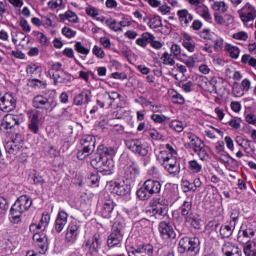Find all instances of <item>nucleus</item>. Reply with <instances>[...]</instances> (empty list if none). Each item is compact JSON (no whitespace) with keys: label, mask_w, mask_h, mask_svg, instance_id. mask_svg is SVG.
Segmentation results:
<instances>
[{"label":"nucleus","mask_w":256,"mask_h":256,"mask_svg":"<svg viewBox=\"0 0 256 256\" xmlns=\"http://www.w3.org/2000/svg\"><path fill=\"white\" fill-rule=\"evenodd\" d=\"M186 139H188V142L185 143L186 149H192V151L195 153L203 144V140L199 138L197 135L188 132L186 134Z\"/></svg>","instance_id":"4be33fe9"},{"label":"nucleus","mask_w":256,"mask_h":256,"mask_svg":"<svg viewBox=\"0 0 256 256\" xmlns=\"http://www.w3.org/2000/svg\"><path fill=\"white\" fill-rule=\"evenodd\" d=\"M80 146L93 153L95 151V138L91 135L84 136L80 140Z\"/></svg>","instance_id":"f704fd0d"},{"label":"nucleus","mask_w":256,"mask_h":256,"mask_svg":"<svg viewBox=\"0 0 256 256\" xmlns=\"http://www.w3.org/2000/svg\"><path fill=\"white\" fill-rule=\"evenodd\" d=\"M23 121L24 118L22 115L7 114L3 118L2 127H4V129H13L16 125H21Z\"/></svg>","instance_id":"aec40b11"},{"label":"nucleus","mask_w":256,"mask_h":256,"mask_svg":"<svg viewBox=\"0 0 256 256\" xmlns=\"http://www.w3.org/2000/svg\"><path fill=\"white\" fill-rule=\"evenodd\" d=\"M36 37L42 47H49V38L43 32H36Z\"/></svg>","instance_id":"680f3d73"},{"label":"nucleus","mask_w":256,"mask_h":256,"mask_svg":"<svg viewBox=\"0 0 256 256\" xmlns=\"http://www.w3.org/2000/svg\"><path fill=\"white\" fill-rule=\"evenodd\" d=\"M187 167H188V171L193 175H197L201 173V171H203V164L195 159L189 160Z\"/></svg>","instance_id":"c9c22d12"},{"label":"nucleus","mask_w":256,"mask_h":256,"mask_svg":"<svg viewBox=\"0 0 256 256\" xmlns=\"http://www.w3.org/2000/svg\"><path fill=\"white\" fill-rule=\"evenodd\" d=\"M92 54L97 57V59H105V51L103 50V48H101L98 45H95L92 48Z\"/></svg>","instance_id":"e2e57ef3"},{"label":"nucleus","mask_w":256,"mask_h":256,"mask_svg":"<svg viewBox=\"0 0 256 256\" xmlns=\"http://www.w3.org/2000/svg\"><path fill=\"white\" fill-rule=\"evenodd\" d=\"M81 233V224L77 220H72L66 229L65 241L66 243H75L79 234Z\"/></svg>","instance_id":"4468645a"},{"label":"nucleus","mask_w":256,"mask_h":256,"mask_svg":"<svg viewBox=\"0 0 256 256\" xmlns=\"http://www.w3.org/2000/svg\"><path fill=\"white\" fill-rule=\"evenodd\" d=\"M255 228L251 227V224H242L238 232L237 241L242 245L251 243L252 237H255Z\"/></svg>","instance_id":"2eb2a0df"},{"label":"nucleus","mask_w":256,"mask_h":256,"mask_svg":"<svg viewBox=\"0 0 256 256\" xmlns=\"http://www.w3.org/2000/svg\"><path fill=\"white\" fill-rule=\"evenodd\" d=\"M93 153L91 150L87 148H83V146H78V152H77V159L80 161H83L84 159H87Z\"/></svg>","instance_id":"3c124183"},{"label":"nucleus","mask_w":256,"mask_h":256,"mask_svg":"<svg viewBox=\"0 0 256 256\" xmlns=\"http://www.w3.org/2000/svg\"><path fill=\"white\" fill-rule=\"evenodd\" d=\"M170 51L173 54V57H181V55H183V57H187V55L183 54L179 44H172Z\"/></svg>","instance_id":"052dcab7"},{"label":"nucleus","mask_w":256,"mask_h":256,"mask_svg":"<svg viewBox=\"0 0 256 256\" xmlns=\"http://www.w3.org/2000/svg\"><path fill=\"white\" fill-rule=\"evenodd\" d=\"M17 107V99L13 96V93H0V111L4 113H9V111H14Z\"/></svg>","instance_id":"f8f14e48"},{"label":"nucleus","mask_w":256,"mask_h":256,"mask_svg":"<svg viewBox=\"0 0 256 256\" xmlns=\"http://www.w3.org/2000/svg\"><path fill=\"white\" fill-rule=\"evenodd\" d=\"M31 205H33V200H31L29 196H20L10 209L11 222L19 223V221H21V215H23L25 211H29V209H31Z\"/></svg>","instance_id":"f03ea898"},{"label":"nucleus","mask_w":256,"mask_h":256,"mask_svg":"<svg viewBox=\"0 0 256 256\" xmlns=\"http://www.w3.org/2000/svg\"><path fill=\"white\" fill-rule=\"evenodd\" d=\"M169 127L172 129V131H176V133H183L185 124L181 120H172L169 124Z\"/></svg>","instance_id":"a18cd8bd"},{"label":"nucleus","mask_w":256,"mask_h":256,"mask_svg":"<svg viewBox=\"0 0 256 256\" xmlns=\"http://www.w3.org/2000/svg\"><path fill=\"white\" fill-rule=\"evenodd\" d=\"M32 239L34 247L36 248L38 253H40V255H45V253H47V250L49 249L47 234H45L44 232H35Z\"/></svg>","instance_id":"ddd939ff"},{"label":"nucleus","mask_w":256,"mask_h":256,"mask_svg":"<svg viewBox=\"0 0 256 256\" xmlns=\"http://www.w3.org/2000/svg\"><path fill=\"white\" fill-rule=\"evenodd\" d=\"M152 121H154V123H159L160 125H165V123H168L169 121V117L165 116V115H161V114H153L151 116Z\"/></svg>","instance_id":"6e6d98bb"},{"label":"nucleus","mask_w":256,"mask_h":256,"mask_svg":"<svg viewBox=\"0 0 256 256\" xmlns=\"http://www.w3.org/2000/svg\"><path fill=\"white\" fill-rule=\"evenodd\" d=\"M201 9V17H203V19H205V21H207L208 23H211V13L209 12V8H207V6H202L200 7Z\"/></svg>","instance_id":"338daca9"},{"label":"nucleus","mask_w":256,"mask_h":256,"mask_svg":"<svg viewBox=\"0 0 256 256\" xmlns=\"http://www.w3.org/2000/svg\"><path fill=\"white\" fill-rule=\"evenodd\" d=\"M145 189L150 195H157L161 193V182L153 179H148L144 182Z\"/></svg>","instance_id":"c756f323"},{"label":"nucleus","mask_w":256,"mask_h":256,"mask_svg":"<svg viewBox=\"0 0 256 256\" xmlns=\"http://www.w3.org/2000/svg\"><path fill=\"white\" fill-rule=\"evenodd\" d=\"M139 173H141V169L135 164L126 165L122 170V176L126 181H129L128 183L130 184L135 183V179L139 177Z\"/></svg>","instance_id":"f3484780"},{"label":"nucleus","mask_w":256,"mask_h":256,"mask_svg":"<svg viewBox=\"0 0 256 256\" xmlns=\"http://www.w3.org/2000/svg\"><path fill=\"white\" fill-rule=\"evenodd\" d=\"M102 244L101 235L94 234L92 238L85 240L83 245L88 249L89 256H99V249H101Z\"/></svg>","instance_id":"dca6fc26"},{"label":"nucleus","mask_w":256,"mask_h":256,"mask_svg":"<svg viewBox=\"0 0 256 256\" xmlns=\"http://www.w3.org/2000/svg\"><path fill=\"white\" fill-rule=\"evenodd\" d=\"M126 147L129 151L134 153V155H138L139 157H147V155H149V145L141 139L128 140Z\"/></svg>","instance_id":"6e6552de"},{"label":"nucleus","mask_w":256,"mask_h":256,"mask_svg":"<svg viewBox=\"0 0 256 256\" xmlns=\"http://www.w3.org/2000/svg\"><path fill=\"white\" fill-rule=\"evenodd\" d=\"M214 11H219L220 13H227L229 6L224 1H216L212 5Z\"/></svg>","instance_id":"09e8293b"},{"label":"nucleus","mask_w":256,"mask_h":256,"mask_svg":"<svg viewBox=\"0 0 256 256\" xmlns=\"http://www.w3.org/2000/svg\"><path fill=\"white\" fill-rule=\"evenodd\" d=\"M93 99V93L90 89H83L79 94L74 97V105L77 107H83V105H89Z\"/></svg>","instance_id":"6ab92c4d"},{"label":"nucleus","mask_w":256,"mask_h":256,"mask_svg":"<svg viewBox=\"0 0 256 256\" xmlns=\"http://www.w3.org/2000/svg\"><path fill=\"white\" fill-rule=\"evenodd\" d=\"M115 202L111 199L109 194H104L100 199V210L99 213L103 219H111L113 217V211H115Z\"/></svg>","instance_id":"1a4fd4ad"},{"label":"nucleus","mask_w":256,"mask_h":256,"mask_svg":"<svg viewBox=\"0 0 256 256\" xmlns=\"http://www.w3.org/2000/svg\"><path fill=\"white\" fill-rule=\"evenodd\" d=\"M117 99H121V94L115 91H106L101 95L100 99H98L96 103L101 107V109H110V107L115 105V101H117Z\"/></svg>","instance_id":"9b49d317"},{"label":"nucleus","mask_w":256,"mask_h":256,"mask_svg":"<svg viewBox=\"0 0 256 256\" xmlns=\"http://www.w3.org/2000/svg\"><path fill=\"white\" fill-rule=\"evenodd\" d=\"M39 112L34 111L29 114V121H28V129L31 131V133H34V135L39 134Z\"/></svg>","instance_id":"cd10ccee"},{"label":"nucleus","mask_w":256,"mask_h":256,"mask_svg":"<svg viewBox=\"0 0 256 256\" xmlns=\"http://www.w3.org/2000/svg\"><path fill=\"white\" fill-rule=\"evenodd\" d=\"M129 256H153V246L146 244L139 246L138 248H132L128 251Z\"/></svg>","instance_id":"393cba45"},{"label":"nucleus","mask_w":256,"mask_h":256,"mask_svg":"<svg viewBox=\"0 0 256 256\" xmlns=\"http://www.w3.org/2000/svg\"><path fill=\"white\" fill-rule=\"evenodd\" d=\"M156 157L157 161L171 177H178L181 173V163L177 156H169L167 151H160Z\"/></svg>","instance_id":"f257e3e1"},{"label":"nucleus","mask_w":256,"mask_h":256,"mask_svg":"<svg viewBox=\"0 0 256 256\" xmlns=\"http://www.w3.org/2000/svg\"><path fill=\"white\" fill-rule=\"evenodd\" d=\"M238 15L245 27H253V21L256 20V8L253 4L247 2L238 10Z\"/></svg>","instance_id":"423d86ee"},{"label":"nucleus","mask_w":256,"mask_h":256,"mask_svg":"<svg viewBox=\"0 0 256 256\" xmlns=\"http://www.w3.org/2000/svg\"><path fill=\"white\" fill-rule=\"evenodd\" d=\"M225 49L229 53L232 59H239V53H241V50H239V47L231 44H226Z\"/></svg>","instance_id":"c03bdc74"},{"label":"nucleus","mask_w":256,"mask_h":256,"mask_svg":"<svg viewBox=\"0 0 256 256\" xmlns=\"http://www.w3.org/2000/svg\"><path fill=\"white\" fill-rule=\"evenodd\" d=\"M148 175L154 179H161V171L157 166H152L148 169Z\"/></svg>","instance_id":"0e129e2a"},{"label":"nucleus","mask_w":256,"mask_h":256,"mask_svg":"<svg viewBox=\"0 0 256 256\" xmlns=\"http://www.w3.org/2000/svg\"><path fill=\"white\" fill-rule=\"evenodd\" d=\"M123 235V225H121V223L113 224L112 232L107 239L108 247H121V243L123 242Z\"/></svg>","instance_id":"9d476101"},{"label":"nucleus","mask_w":256,"mask_h":256,"mask_svg":"<svg viewBox=\"0 0 256 256\" xmlns=\"http://www.w3.org/2000/svg\"><path fill=\"white\" fill-rule=\"evenodd\" d=\"M106 25L112 31H115V32L123 31V28H121V26H119V24H117V20H115V19L106 20Z\"/></svg>","instance_id":"bf43d9fd"},{"label":"nucleus","mask_w":256,"mask_h":256,"mask_svg":"<svg viewBox=\"0 0 256 256\" xmlns=\"http://www.w3.org/2000/svg\"><path fill=\"white\" fill-rule=\"evenodd\" d=\"M199 238L193 237H183L180 239L178 244V251L179 253H187L189 256H195L199 253V245H200Z\"/></svg>","instance_id":"20e7f679"},{"label":"nucleus","mask_w":256,"mask_h":256,"mask_svg":"<svg viewBox=\"0 0 256 256\" xmlns=\"http://www.w3.org/2000/svg\"><path fill=\"white\" fill-rule=\"evenodd\" d=\"M50 222H51V215H49V213H43L40 219V223L38 224L39 228L45 231V229H47V226L49 225Z\"/></svg>","instance_id":"864d4df0"},{"label":"nucleus","mask_w":256,"mask_h":256,"mask_svg":"<svg viewBox=\"0 0 256 256\" xmlns=\"http://www.w3.org/2000/svg\"><path fill=\"white\" fill-rule=\"evenodd\" d=\"M243 251L246 256H256V242L251 241L246 243Z\"/></svg>","instance_id":"37998d69"},{"label":"nucleus","mask_w":256,"mask_h":256,"mask_svg":"<svg viewBox=\"0 0 256 256\" xmlns=\"http://www.w3.org/2000/svg\"><path fill=\"white\" fill-rule=\"evenodd\" d=\"M222 253L226 256L238 255L241 256V250L235 244L227 242L222 246Z\"/></svg>","instance_id":"7c9ffc66"},{"label":"nucleus","mask_w":256,"mask_h":256,"mask_svg":"<svg viewBox=\"0 0 256 256\" xmlns=\"http://www.w3.org/2000/svg\"><path fill=\"white\" fill-rule=\"evenodd\" d=\"M160 59L163 62V65H169L170 67L175 65V58H173V54L169 52H164Z\"/></svg>","instance_id":"de8ad7c7"},{"label":"nucleus","mask_w":256,"mask_h":256,"mask_svg":"<svg viewBox=\"0 0 256 256\" xmlns=\"http://www.w3.org/2000/svg\"><path fill=\"white\" fill-rule=\"evenodd\" d=\"M241 63L250 65V67H256V58L249 54H244L241 58Z\"/></svg>","instance_id":"5fc2aeb1"},{"label":"nucleus","mask_w":256,"mask_h":256,"mask_svg":"<svg viewBox=\"0 0 256 256\" xmlns=\"http://www.w3.org/2000/svg\"><path fill=\"white\" fill-rule=\"evenodd\" d=\"M62 35L66 37L67 39H73L75 35H77V32L69 27L62 28Z\"/></svg>","instance_id":"69168bd1"},{"label":"nucleus","mask_w":256,"mask_h":256,"mask_svg":"<svg viewBox=\"0 0 256 256\" xmlns=\"http://www.w3.org/2000/svg\"><path fill=\"white\" fill-rule=\"evenodd\" d=\"M74 49L75 51H77V53H80V55H89V53H91V49L83 46V43L77 41L75 42V45H74Z\"/></svg>","instance_id":"603ef678"},{"label":"nucleus","mask_w":256,"mask_h":256,"mask_svg":"<svg viewBox=\"0 0 256 256\" xmlns=\"http://www.w3.org/2000/svg\"><path fill=\"white\" fill-rule=\"evenodd\" d=\"M99 179H101V177H99V174H90L88 176L87 183L88 185H93V187H99Z\"/></svg>","instance_id":"13d9d810"},{"label":"nucleus","mask_w":256,"mask_h":256,"mask_svg":"<svg viewBox=\"0 0 256 256\" xmlns=\"http://www.w3.org/2000/svg\"><path fill=\"white\" fill-rule=\"evenodd\" d=\"M146 213L150 217H155V219H163V217H165V215H167L168 209H167V206L157 204L156 206L149 208L146 211Z\"/></svg>","instance_id":"bb28decb"},{"label":"nucleus","mask_w":256,"mask_h":256,"mask_svg":"<svg viewBox=\"0 0 256 256\" xmlns=\"http://www.w3.org/2000/svg\"><path fill=\"white\" fill-rule=\"evenodd\" d=\"M186 223H189L194 229H201V218L195 214H191L185 218Z\"/></svg>","instance_id":"58836bf2"},{"label":"nucleus","mask_w":256,"mask_h":256,"mask_svg":"<svg viewBox=\"0 0 256 256\" xmlns=\"http://www.w3.org/2000/svg\"><path fill=\"white\" fill-rule=\"evenodd\" d=\"M60 21H69V23H79V17L73 11H67L59 15Z\"/></svg>","instance_id":"e433bc0d"},{"label":"nucleus","mask_w":256,"mask_h":256,"mask_svg":"<svg viewBox=\"0 0 256 256\" xmlns=\"http://www.w3.org/2000/svg\"><path fill=\"white\" fill-rule=\"evenodd\" d=\"M25 136L23 134L16 133L15 136L4 142V148L8 155L13 157H19L23 151H25Z\"/></svg>","instance_id":"7ed1b4c3"},{"label":"nucleus","mask_w":256,"mask_h":256,"mask_svg":"<svg viewBox=\"0 0 256 256\" xmlns=\"http://www.w3.org/2000/svg\"><path fill=\"white\" fill-rule=\"evenodd\" d=\"M170 99L172 103H176L177 105H184L185 104V97L183 95L179 94L176 90H171L169 92Z\"/></svg>","instance_id":"ea45409f"},{"label":"nucleus","mask_w":256,"mask_h":256,"mask_svg":"<svg viewBox=\"0 0 256 256\" xmlns=\"http://www.w3.org/2000/svg\"><path fill=\"white\" fill-rule=\"evenodd\" d=\"M198 87H200V89H203V91H213V89H215V85L207 80V77L203 76L199 78Z\"/></svg>","instance_id":"4c0bfd02"},{"label":"nucleus","mask_w":256,"mask_h":256,"mask_svg":"<svg viewBox=\"0 0 256 256\" xmlns=\"http://www.w3.org/2000/svg\"><path fill=\"white\" fill-rule=\"evenodd\" d=\"M91 165L96 169L97 171H100V173H103V171L109 172L113 171V168L115 167V161H113V158L107 157V156H101L100 154H97L92 160Z\"/></svg>","instance_id":"0eeeda50"},{"label":"nucleus","mask_w":256,"mask_h":256,"mask_svg":"<svg viewBox=\"0 0 256 256\" xmlns=\"http://www.w3.org/2000/svg\"><path fill=\"white\" fill-rule=\"evenodd\" d=\"M232 221L229 224L220 227V236L222 239H229L235 231V225L237 224V216L231 215Z\"/></svg>","instance_id":"b1692460"},{"label":"nucleus","mask_w":256,"mask_h":256,"mask_svg":"<svg viewBox=\"0 0 256 256\" xmlns=\"http://www.w3.org/2000/svg\"><path fill=\"white\" fill-rule=\"evenodd\" d=\"M136 195L141 201H147V199H151V197H153L151 192L145 189V184H143L142 187L137 190Z\"/></svg>","instance_id":"a19ab883"},{"label":"nucleus","mask_w":256,"mask_h":256,"mask_svg":"<svg viewBox=\"0 0 256 256\" xmlns=\"http://www.w3.org/2000/svg\"><path fill=\"white\" fill-rule=\"evenodd\" d=\"M49 9L61 11V9H65V4L63 0H50L48 2Z\"/></svg>","instance_id":"8fccbe9b"},{"label":"nucleus","mask_w":256,"mask_h":256,"mask_svg":"<svg viewBox=\"0 0 256 256\" xmlns=\"http://www.w3.org/2000/svg\"><path fill=\"white\" fill-rule=\"evenodd\" d=\"M194 153L198 155L200 161H207L209 158V153H207V150L205 149V144L198 148Z\"/></svg>","instance_id":"4d7b16f0"},{"label":"nucleus","mask_w":256,"mask_h":256,"mask_svg":"<svg viewBox=\"0 0 256 256\" xmlns=\"http://www.w3.org/2000/svg\"><path fill=\"white\" fill-rule=\"evenodd\" d=\"M112 191L115 195L119 196L129 195L131 193V182H114Z\"/></svg>","instance_id":"a878e982"},{"label":"nucleus","mask_w":256,"mask_h":256,"mask_svg":"<svg viewBox=\"0 0 256 256\" xmlns=\"http://www.w3.org/2000/svg\"><path fill=\"white\" fill-rule=\"evenodd\" d=\"M177 16L181 27H187L193 21V14L189 13L187 9L178 10Z\"/></svg>","instance_id":"c85d7f7f"},{"label":"nucleus","mask_w":256,"mask_h":256,"mask_svg":"<svg viewBox=\"0 0 256 256\" xmlns=\"http://www.w3.org/2000/svg\"><path fill=\"white\" fill-rule=\"evenodd\" d=\"M158 229H159L160 236L165 241H169V239H175V237H177V234L173 229V225H171V223L169 222H166V221L160 222Z\"/></svg>","instance_id":"a211bd4d"},{"label":"nucleus","mask_w":256,"mask_h":256,"mask_svg":"<svg viewBox=\"0 0 256 256\" xmlns=\"http://www.w3.org/2000/svg\"><path fill=\"white\" fill-rule=\"evenodd\" d=\"M180 213L181 216L184 217V219H187V217H190L193 215V203L191 202V199L184 200L183 204L180 207Z\"/></svg>","instance_id":"473e14b6"},{"label":"nucleus","mask_w":256,"mask_h":256,"mask_svg":"<svg viewBox=\"0 0 256 256\" xmlns=\"http://www.w3.org/2000/svg\"><path fill=\"white\" fill-rule=\"evenodd\" d=\"M33 107L35 109H42L44 113H51L57 107V98L37 95L33 98Z\"/></svg>","instance_id":"39448f33"},{"label":"nucleus","mask_w":256,"mask_h":256,"mask_svg":"<svg viewBox=\"0 0 256 256\" xmlns=\"http://www.w3.org/2000/svg\"><path fill=\"white\" fill-rule=\"evenodd\" d=\"M43 69H41V66L37 65V64H29L26 67V73L27 75H31V77H33L34 75H41Z\"/></svg>","instance_id":"79ce46f5"},{"label":"nucleus","mask_w":256,"mask_h":256,"mask_svg":"<svg viewBox=\"0 0 256 256\" xmlns=\"http://www.w3.org/2000/svg\"><path fill=\"white\" fill-rule=\"evenodd\" d=\"M69 221V214L65 210H59L56 220L54 222V229L56 233H61Z\"/></svg>","instance_id":"412c9836"},{"label":"nucleus","mask_w":256,"mask_h":256,"mask_svg":"<svg viewBox=\"0 0 256 256\" xmlns=\"http://www.w3.org/2000/svg\"><path fill=\"white\" fill-rule=\"evenodd\" d=\"M117 154V148L113 146H105V145H99L98 146V155L102 157H115Z\"/></svg>","instance_id":"2f4dec72"},{"label":"nucleus","mask_w":256,"mask_h":256,"mask_svg":"<svg viewBox=\"0 0 256 256\" xmlns=\"http://www.w3.org/2000/svg\"><path fill=\"white\" fill-rule=\"evenodd\" d=\"M179 87L184 91V93H191L193 91V82L188 81L186 83H181Z\"/></svg>","instance_id":"774afa93"},{"label":"nucleus","mask_w":256,"mask_h":256,"mask_svg":"<svg viewBox=\"0 0 256 256\" xmlns=\"http://www.w3.org/2000/svg\"><path fill=\"white\" fill-rule=\"evenodd\" d=\"M143 21L144 23H147L150 29H159V27L163 25V22L160 16H153V17L146 16L143 18Z\"/></svg>","instance_id":"72a5a7b5"},{"label":"nucleus","mask_w":256,"mask_h":256,"mask_svg":"<svg viewBox=\"0 0 256 256\" xmlns=\"http://www.w3.org/2000/svg\"><path fill=\"white\" fill-rule=\"evenodd\" d=\"M51 79H53L54 85H67L71 83L72 76L67 71L59 73H49Z\"/></svg>","instance_id":"5701e85b"},{"label":"nucleus","mask_w":256,"mask_h":256,"mask_svg":"<svg viewBox=\"0 0 256 256\" xmlns=\"http://www.w3.org/2000/svg\"><path fill=\"white\" fill-rule=\"evenodd\" d=\"M145 133H147L153 141H161V139H163V134L155 128L146 129Z\"/></svg>","instance_id":"49530a36"}]
</instances>
